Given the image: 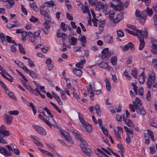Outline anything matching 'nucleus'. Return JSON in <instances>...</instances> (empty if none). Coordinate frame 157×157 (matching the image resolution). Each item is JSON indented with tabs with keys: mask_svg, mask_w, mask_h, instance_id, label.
I'll use <instances>...</instances> for the list:
<instances>
[{
	"mask_svg": "<svg viewBox=\"0 0 157 157\" xmlns=\"http://www.w3.org/2000/svg\"><path fill=\"white\" fill-rule=\"evenodd\" d=\"M117 32L118 37H121L124 36V33L122 30H118Z\"/></svg>",
	"mask_w": 157,
	"mask_h": 157,
	"instance_id": "nucleus-43",
	"label": "nucleus"
},
{
	"mask_svg": "<svg viewBox=\"0 0 157 157\" xmlns=\"http://www.w3.org/2000/svg\"><path fill=\"white\" fill-rule=\"evenodd\" d=\"M81 9L84 13H87L88 14H90V13L88 9V7L84 6H82L81 7Z\"/></svg>",
	"mask_w": 157,
	"mask_h": 157,
	"instance_id": "nucleus-28",
	"label": "nucleus"
},
{
	"mask_svg": "<svg viewBox=\"0 0 157 157\" xmlns=\"http://www.w3.org/2000/svg\"><path fill=\"white\" fill-rule=\"evenodd\" d=\"M85 62L86 61L85 60H81L80 62L76 64L75 66L77 67L82 69L83 67L82 65H83V63H85Z\"/></svg>",
	"mask_w": 157,
	"mask_h": 157,
	"instance_id": "nucleus-26",
	"label": "nucleus"
},
{
	"mask_svg": "<svg viewBox=\"0 0 157 157\" xmlns=\"http://www.w3.org/2000/svg\"><path fill=\"white\" fill-rule=\"evenodd\" d=\"M28 60L29 64L30 67H34L35 66V64L30 59H28Z\"/></svg>",
	"mask_w": 157,
	"mask_h": 157,
	"instance_id": "nucleus-57",
	"label": "nucleus"
},
{
	"mask_svg": "<svg viewBox=\"0 0 157 157\" xmlns=\"http://www.w3.org/2000/svg\"><path fill=\"white\" fill-rule=\"evenodd\" d=\"M147 16V15L146 11H143L141 13L140 19H139L140 22L141 24H144L145 21Z\"/></svg>",
	"mask_w": 157,
	"mask_h": 157,
	"instance_id": "nucleus-10",
	"label": "nucleus"
},
{
	"mask_svg": "<svg viewBox=\"0 0 157 157\" xmlns=\"http://www.w3.org/2000/svg\"><path fill=\"white\" fill-rule=\"evenodd\" d=\"M7 94H8L9 96L13 99H16L15 96L14 95L13 93L12 92L10 91H8V92H7Z\"/></svg>",
	"mask_w": 157,
	"mask_h": 157,
	"instance_id": "nucleus-53",
	"label": "nucleus"
},
{
	"mask_svg": "<svg viewBox=\"0 0 157 157\" xmlns=\"http://www.w3.org/2000/svg\"><path fill=\"white\" fill-rule=\"evenodd\" d=\"M93 88L92 87V85H90L89 86V87L87 88V90L88 92L90 94V98L91 100H94V94L93 91Z\"/></svg>",
	"mask_w": 157,
	"mask_h": 157,
	"instance_id": "nucleus-14",
	"label": "nucleus"
},
{
	"mask_svg": "<svg viewBox=\"0 0 157 157\" xmlns=\"http://www.w3.org/2000/svg\"><path fill=\"white\" fill-rule=\"evenodd\" d=\"M45 6L47 7H53L55 5V3L53 1L51 0L45 2Z\"/></svg>",
	"mask_w": 157,
	"mask_h": 157,
	"instance_id": "nucleus-22",
	"label": "nucleus"
},
{
	"mask_svg": "<svg viewBox=\"0 0 157 157\" xmlns=\"http://www.w3.org/2000/svg\"><path fill=\"white\" fill-rule=\"evenodd\" d=\"M5 147L8 149V152H10L11 154V156H12V152H13V149L11 146L9 145H6L5 146Z\"/></svg>",
	"mask_w": 157,
	"mask_h": 157,
	"instance_id": "nucleus-52",
	"label": "nucleus"
},
{
	"mask_svg": "<svg viewBox=\"0 0 157 157\" xmlns=\"http://www.w3.org/2000/svg\"><path fill=\"white\" fill-rule=\"evenodd\" d=\"M33 127L34 129L40 135L45 136L46 134V130L42 127L36 125H33Z\"/></svg>",
	"mask_w": 157,
	"mask_h": 157,
	"instance_id": "nucleus-6",
	"label": "nucleus"
},
{
	"mask_svg": "<svg viewBox=\"0 0 157 157\" xmlns=\"http://www.w3.org/2000/svg\"><path fill=\"white\" fill-rule=\"evenodd\" d=\"M105 20H100L99 22V27H103L105 24Z\"/></svg>",
	"mask_w": 157,
	"mask_h": 157,
	"instance_id": "nucleus-45",
	"label": "nucleus"
},
{
	"mask_svg": "<svg viewBox=\"0 0 157 157\" xmlns=\"http://www.w3.org/2000/svg\"><path fill=\"white\" fill-rule=\"evenodd\" d=\"M28 35L32 43L35 42L36 40V37L32 32H29L28 33Z\"/></svg>",
	"mask_w": 157,
	"mask_h": 157,
	"instance_id": "nucleus-18",
	"label": "nucleus"
},
{
	"mask_svg": "<svg viewBox=\"0 0 157 157\" xmlns=\"http://www.w3.org/2000/svg\"><path fill=\"white\" fill-rule=\"evenodd\" d=\"M80 147L82 151L87 156H91V153L90 152L88 151L86 148L87 147H83V145H80Z\"/></svg>",
	"mask_w": 157,
	"mask_h": 157,
	"instance_id": "nucleus-17",
	"label": "nucleus"
},
{
	"mask_svg": "<svg viewBox=\"0 0 157 157\" xmlns=\"http://www.w3.org/2000/svg\"><path fill=\"white\" fill-rule=\"evenodd\" d=\"M129 49H130L132 50H134L135 49L134 44L131 42L125 44V45L122 47V49L124 51H127Z\"/></svg>",
	"mask_w": 157,
	"mask_h": 157,
	"instance_id": "nucleus-7",
	"label": "nucleus"
},
{
	"mask_svg": "<svg viewBox=\"0 0 157 157\" xmlns=\"http://www.w3.org/2000/svg\"><path fill=\"white\" fill-rule=\"evenodd\" d=\"M0 152L1 153L6 156H11L10 152H8V150L5 147L0 146Z\"/></svg>",
	"mask_w": 157,
	"mask_h": 157,
	"instance_id": "nucleus-11",
	"label": "nucleus"
},
{
	"mask_svg": "<svg viewBox=\"0 0 157 157\" xmlns=\"http://www.w3.org/2000/svg\"><path fill=\"white\" fill-rule=\"evenodd\" d=\"M30 20L31 22H36L37 21L38 19L32 16L30 18Z\"/></svg>",
	"mask_w": 157,
	"mask_h": 157,
	"instance_id": "nucleus-59",
	"label": "nucleus"
},
{
	"mask_svg": "<svg viewBox=\"0 0 157 157\" xmlns=\"http://www.w3.org/2000/svg\"><path fill=\"white\" fill-rule=\"evenodd\" d=\"M66 25L64 22H62L60 24V27L61 29L64 32H65L67 30V28H66Z\"/></svg>",
	"mask_w": 157,
	"mask_h": 157,
	"instance_id": "nucleus-42",
	"label": "nucleus"
},
{
	"mask_svg": "<svg viewBox=\"0 0 157 157\" xmlns=\"http://www.w3.org/2000/svg\"><path fill=\"white\" fill-rule=\"evenodd\" d=\"M137 113L140 115H144L146 113V111L143 107L137 108L135 109Z\"/></svg>",
	"mask_w": 157,
	"mask_h": 157,
	"instance_id": "nucleus-12",
	"label": "nucleus"
},
{
	"mask_svg": "<svg viewBox=\"0 0 157 157\" xmlns=\"http://www.w3.org/2000/svg\"><path fill=\"white\" fill-rule=\"evenodd\" d=\"M155 73H152L150 74L148 77L147 85L148 87L150 89L151 88L153 82L155 80Z\"/></svg>",
	"mask_w": 157,
	"mask_h": 157,
	"instance_id": "nucleus-5",
	"label": "nucleus"
},
{
	"mask_svg": "<svg viewBox=\"0 0 157 157\" xmlns=\"http://www.w3.org/2000/svg\"><path fill=\"white\" fill-rule=\"evenodd\" d=\"M34 79H36L37 78V76L36 73L33 71H30L29 70V71H26Z\"/></svg>",
	"mask_w": 157,
	"mask_h": 157,
	"instance_id": "nucleus-27",
	"label": "nucleus"
},
{
	"mask_svg": "<svg viewBox=\"0 0 157 157\" xmlns=\"http://www.w3.org/2000/svg\"><path fill=\"white\" fill-rule=\"evenodd\" d=\"M148 133L149 134V135L151 137V139L153 141H155V139L154 138V135L153 132L150 130H147Z\"/></svg>",
	"mask_w": 157,
	"mask_h": 157,
	"instance_id": "nucleus-47",
	"label": "nucleus"
},
{
	"mask_svg": "<svg viewBox=\"0 0 157 157\" xmlns=\"http://www.w3.org/2000/svg\"><path fill=\"white\" fill-rule=\"evenodd\" d=\"M18 45L21 53L22 54H25V49L22 45L20 44H19Z\"/></svg>",
	"mask_w": 157,
	"mask_h": 157,
	"instance_id": "nucleus-40",
	"label": "nucleus"
},
{
	"mask_svg": "<svg viewBox=\"0 0 157 157\" xmlns=\"http://www.w3.org/2000/svg\"><path fill=\"white\" fill-rule=\"evenodd\" d=\"M113 50L109 51V48H105L102 50L101 52L102 54H100L99 56L102 59H107L113 54Z\"/></svg>",
	"mask_w": 157,
	"mask_h": 157,
	"instance_id": "nucleus-2",
	"label": "nucleus"
},
{
	"mask_svg": "<svg viewBox=\"0 0 157 157\" xmlns=\"http://www.w3.org/2000/svg\"><path fill=\"white\" fill-rule=\"evenodd\" d=\"M73 72L74 74H76L77 76H80L82 74V71L79 69L75 68L73 70Z\"/></svg>",
	"mask_w": 157,
	"mask_h": 157,
	"instance_id": "nucleus-21",
	"label": "nucleus"
},
{
	"mask_svg": "<svg viewBox=\"0 0 157 157\" xmlns=\"http://www.w3.org/2000/svg\"><path fill=\"white\" fill-rule=\"evenodd\" d=\"M72 133H73V135H74V136H75V137L77 139H78L79 140L80 138L81 137L76 132H73Z\"/></svg>",
	"mask_w": 157,
	"mask_h": 157,
	"instance_id": "nucleus-61",
	"label": "nucleus"
},
{
	"mask_svg": "<svg viewBox=\"0 0 157 157\" xmlns=\"http://www.w3.org/2000/svg\"><path fill=\"white\" fill-rule=\"evenodd\" d=\"M114 134L116 138L118 140H120L121 138V137L119 132L115 129H114Z\"/></svg>",
	"mask_w": 157,
	"mask_h": 157,
	"instance_id": "nucleus-44",
	"label": "nucleus"
},
{
	"mask_svg": "<svg viewBox=\"0 0 157 157\" xmlns=\"http://www.w3.org/2000/svg\"><path fill=\"white\" fill-rule=\"evenodd\" d=\"M98 5L100 9L104 10L106 9L107 4L106 3L100 2L98 3Z\"/></svg>",
	"mask_w": 157,
	"mask_h": 157,
	"instance_id": "nucleus-23",
	"label": "nucleus"
},
{
	"mask_svg": "<svg viewBox=\"0 0 157 157\" xmlns=\"http://www.w3.org/2000/svg\"><path fill=\"white\" fill-rule=\"evenodd\" d=\"M105 40L108 41V43H112L113 42V38L110 36H107L105 38Z\"/></svg>",
	"mask_w": 157,
	"mask_h": 157,
	"instance_id": "nucleus-39",
	"label": "nucleus"
},
{
	"mask_svg": "<svg viewBox=\"0 0 157 157\" xmlns=\"http://www.w3.org/2000/svg\"><path fill=\"white\" fill-rule=\"evenodd\" d=\"M105 82L106 83V89L107 90L110 91L111 89V87L109 80L108 78H106L105 79Z\"/></svg>",
	"mask_w": 157,
	"mask_h": 157,
	"instance_id": "nucleus-19",
	"label": "nucleus"
},
{
	"mask_svg": "<svg viewBox=\"0 0 157 157\" xmlns=\"http://www.w3.org/2000/svg\"><path fill=\"white\" fill-rule=\"evenodd\" d=\"M5 117L7 121V122L9 124L10 123L13 119L12 116L5 114Z\"/></svg>",
	"mask_w": 157,
	"mask_h": 157,
	"instance_id": "nucleus-36",
	"label": "nucleus"
},
{
	"mask_svg": "<svg viewBox=\"0 0 157 157\" xmlns=\"http://www.w3.org/2000/svg\"><path fill=\"white\" fill-rule=\"evenodd\" d=\"M6 127L5 126H2L0 127V135H2L3 137L7 136L10 135L8 130H5Z\"/></svg>",
	"mask_w": 157,
	"mask_h": 157,
	"instance_id": "nucleus-8",
	"label": "nucleus"
},
{
	"mask_svg": "<svg viewBox=\"0 0 157 157\" xmlns=\"http://www.w3.org/2000/svg\"><path fill=\"white\" fill-rule=\"evenodd\" d=\"M101 128L102 129L104 134L106 136H108V133L107 129L106 128H104V127H103Z\"/></svg>",
	"mask_w": 157,
	"mask_h": 157,
	"instance_id": "nucleus-55",
	"label": "nucleus"
},
{
	"mask_svg": "<svg viewBox=\"0 0 157 157\" xmlns=\"http://www.w3.org/2000/svg\"><path fill=\"white\" fill-rule=\"evenodd\" d=\"M110 4L111 7H113L115 10L121 11L124 9V6L121 1L115 2L114 1H112Z\"/></svg>",
	"mask_w": 157,
	"mask_h": 157,
	"instance_id": "nucleus-4",
	"label": "nucleus"
},
{
	"mask_svg": "<svg viewBox=\"0 0 157 157\" xmlns=\"http://www.w3.org/2000/svg\"><path fill=\"white\" fill-rule=\"evenodd\" d=\"M131 74L135 78H137V76L138 74V71L136 68H135L132 70Z\"/></svg>",
	"mask_w": 157,
	"mask_h": 157,
	"instance_id": "nucleus-30",
	"label": "nucleus"
},
{
	"mask_svg": "<svg viewBox=\"0 0 157 157\" xmlns=\"http://www.w3.org/2000/svg\"><path fill=\"white\" fill-rule=\"evenodd\" d=\"M80 40L82 42V45L83 47L85 46L86 43V37L84 36H82L80 39Z\"/></svg>",
	"mask_w": 157,
	"mask_h": 157,
	"instance_id": "nucleus-33",
	"label": "nucleus"
},
{
	"mask_svg": "<svg viewBox=\"0 0 157 157\" xmlns=\"http://www.w3.org/2000/svg\"><path fill=\"white\" fill-rule=\"evenodd\" d=\"M142 34H140L138 36V38L140 42L139 50H141L144 48L145 45V43L144 40V37L146 38H147V32L146 29L142 31Z\"/></svg>",
	"mask_w": 157,
	"mask_h": 157,
	"instance_id": "nucleus-1",
	"label": "nucleus"
},
{
	"mask_svg": "<svg viewBox=\"0 0 157 157\" xmlns=\"http://www.w3.org/2000/svg\"><path fill=\"white\" fill-rule=\"evenodd\" d=\"M46 124L51 128L52 126H54L56 125V123L52 118H51L50 120L49 118L47 120Z\"/></svg>",
	"mask_w": 157,
	"mask_h": 157,
	"instance_id": "nucleus-15",
	"label": "nucleus"
},
{
	"mask_svg": "<svg viewBox=\"0 0 157 157\" xmlns=\"http://www.w3.org/2000/svg\"><path fill=\"white\" fill-rule=\"evenodd\" d=\"M94 108L96 111V113L99 116H101V112L99 106L98 105H96L95 106Z\"/></svg>",
	"mask_w": 157,
	"mask_h": 157,
	"instance_id": "nucleus-34",
	"label": "nucleus"
},
{
	"mask_svg": "<svg viewBox=\"0 0 157 157\" xmlns=\"http://www.w3.org/2000/svg\"><path fill=\"white\" fill-rule=\"evenodd\" d=\"M146 12L149 16H151L153 14V11L152 9H150L149 8L147 7L146 9Z\"/></svg>",
	"mask_w": 157,
	"mask_h": 157,
	"instance_id": "nucleus-54",
	"label": "nucleus"
},
{
	"mask_svg": "<svg viewBox=\"0 0 157 157\" xmlns=\"http://www.w3.org/2000/svg\"><path fill=\"white\" fill-rule=\"evenodd\" d=\"M142 105L140 100L138 98H136L134 102H133V104H130L129 105V108L130 110L132 112H134L135 111V109L139 108Z\"/></svg>",
	"mask_w": 157,
	"mask_h": 157,
	"instance_id": "nucleus-3",
	"label": "nucleus"
},
{
	"mask_svg": "<svg viewBox=\"0 0 157 157\" xmlns=\"http://www.w3.org/2000/svg\"><path fill=\"white\" fill-rule=\"evenodd\" d=\"M117 146L119 148L120 151H121V157H124V155L123 152L124 151V147L121 144H118Z\"/></svg>",
	"mask_w": 157,
	"mask_h": 157,
	"instance_id": "nucleus-37",
	"label": "nucleus"
},
{
	"mask_svg": "<svg viewBox=\"0 0 157 157\" xmlns=\"http://www.w3.org/2000/svg\"><path fill=\"white\" fill-rule=\"evenodd\" d=\"M98 65L100 67L105 69L108 66V64L104 62H102L98 64Z\"/></svg>",
	"mask_w": 157,
	"mask_h": 157,
	"instance_id": "nucleus-35",
	"label": "nucleus"
},
{
	"mask_svg": "<svg viewBox=\"0 0 157 157\" xmlns=\"http://www.w3.org/2000/svg\"><path fill=\"white\" fill-rule=\"evenodd\" d=\"M60 132L62 136L64 137L66 140L68 142L71 141L72 139L69 134L67 132L63 130H60Z\"/></svg>",
	"mask_w": 157,
	"mask_h": 157,
	"instance_id": "nucleus-9",
	"label": "nucleus"
},
{
	"mask_svg": "<svg viewBox=\"0 0 157 157\" xmlns=\"http://www.w3.org/2000/svg\"><path fill=\"white\" fill-rule=\"evenodd\" d=\"M9 113L10 115H17L19 112L17 110H15L14 111H10L9 112Z\"/></svg>",
	"mask_w": 157,
	"mask_h": 157,
	"instance_id": "nucleus-58",
	"label": "nucleus"
},
{
	"mask_svg": "<svg viewBox=\"0 0 157 157\" xmlns=\"http://www.w3.org/2000/svg\"><path fill=\"white\" fill-rule=\"evenodd\" d=\"M151 52L157 55V46L152 48Z\"/></svg>",
	"mask_w": 157,
	"mask_h": 157,
	"instance_id": "nucleus-64",
	"label": "nucleus"
},
{
	"mask_svg": "<svg viewBox=\"0 0 157 157\" xmlns=\"http://www.w3.org/2000/svg\"><path fill=\"white\" fill-rule=\"evenodd\" d=\"M117 18L119 19L120 20H122L124 17L123 13H120L119 14L117 15Z\"/></svg>",
	"mask_w": 157,
	"mask_h": 157,
	"instance_id": "nucleus-62",
	"label": "nucleus"
},
{
	"mask_svg": "<svg viewBox=\"0 0 157 157\" xmlns=\"http://www.w3.org/2000/svg\"><path fill=\"white\" fill-rule=\"evenodd\" d=\"M128 26L130 28L136 31L138 33H141L142 31L141 30L137 29L136 28V27L133 25H128Z\"/></svg>",
	"mask_w": 157,
	"mask_h": 157,
	"instance_id": "nucleus-32",
	"label": "nucleus"
},
{
	"mask_svg": "<svg viewBox=\"0 0 157 157\" xmlns=\"http://www.w3.org/2000/svg\"><path fill=\"white\" fill-rule=\"evenodd\" d=\"M52 93L54 98L56 100L60 98L59 96L53 92H52Z\"/></svg>",
	"mask_w": 157,
	"mask_h": 157,
	"instance_id": "nucleus-63",
	"label": "nucleus"
},
{
	"mask_svg": "<svg viewBox=\"0 0 157 157\" xmlns=\"http://www.w3.org/2000/svg\"><path fill=\"white\" fill-rule=\"evenodd\" d=\"M117 58L116 56H113L111 59V62L113 65H115L117 63Z\"/></svg>",
	"mask_w": 157,
	"mask_h": 157,
	"instance_id": "nucleus-38",
	"label": "nucleus"
},
{
	"mask_svg": "<svg viewBox=\"0 0 157 157\" xmlns=\"http://www.w3.org/2000/svg\"><path fill=\"white\" fill-rule=\"evenodd\" d=\"M115 13L110 11L109 14V19L111 20L113 19L115 15Z\"/></svg>",
	"mask_w": 157,
	"mask_h": 157,
	"instance_id": "nucleus-60",
	"label": "nucleus"
},
{
	"mask_svg": "<svg viewBox=\"0 0 157 157\" xmlns=\"http://www.w3.org/2000/svg\"><path fill=\"white\" fill-rule=\"evenodd\" d=\"M129 127L131 126L132 127H134V124L132 122L131 120L130 119H128L127 122L126 121L125 123Z\"/></svg>",
	"mask_w": 157,
	"mask_h": 157,
	"instance_id": "nucleus-49",
	"label": "nucleus"
},
{
	"mask_svg": "<svg viewBox=\"0 0 157 157\" xmlns=\"http://www.w3.org/2000/svg\"><path fill=\"white\" fill-rule=\"evenodd\" d=\"M82 129L83 131L88 132H90L92 130L91 125L89 124L85 127L82 128Z\"/></svg>",
	"mask_w": 157,
	"mask_h": 157,
	"instance_id": "nucleus-20",
	"label": "nucleus"
},
{
	"mask_svg": "<svg viewBox=\"0 0 157 157\" xmlns=\"http://www.w3.org/2000/svg\"><path fill=\"white\" fill-rule=\"evenodd\" d=\"M69 42L72 45H75L77 42V39L74 37H71L68 38Z\"/></svg>",
	"mask_w": 157,
	"mask_h": 157,
	"instance_id": "nucleus-16",
	"label": "nucleus"
},
{
	"mask_svg": "<svg viewBox=\"0 0 157 157\" xmlns=\"http://www.w3.org/2000/svg\"><path fill=\"white\" fill-rule=\"evenodd\" d=\"M30 137L31 138L32 140H33L35 144H36L37 145H38V144H38L39 142L38 141L40 140L39 139L38 137L30 135Z\"/></svg>",
	"mask_w": 157,
	"mask_h": 157,
	"instance_id": "nucleus-24",
	"label": "nucleus"
},
{
	"mask_svg": "<svg viewBox=\"0 0 157 157\" xmlns=\"http://www.w3.org/2000/svg\"><path fill=\"white\" fill-rule=\"evenodd\" d=\"M43 110H44L50 116L51 118H53V116L50 110L47 107H45L44 108H43Z\"/></svg>",
	"mask_w": 157,
	"mask_h": 157,
	"instance_id": "nucleus-46",
	"label": "nucleus"
},
{
	"mask_svg": "<svg viewBox=\"0 0 157 157\" xmlns=\"http://www.w3.org/2000/svg\"><path fill=\"white\" fill-rule=\"evenodd\" d=\"M79 140L81 143L80 145H82L83 147L88 146V145L87 143L82 137H80Z\"/></svg>",
	"mask_w": 157,
	"mask_h": 157,
	"instance_id": "nucleus-29",
	"label": "nucleus"
},
{
	"mask_svg": "<svg viewBox=\"0 0 157 157\" xmlns=\"http://www.w3.org/2000/svg\"><path fill=\"white\" fill-rule=\"evenodd\" d=\"M0 38L3 44H5L7 43L5 35L2 33H0Z\"/></svg>",
	"mask_w": 157,
	"mask_h": 157,
	"instance_id": "nucleus-25",
	"label": "nucleus"
},
{
	"mask_svg": "<svg viewBox=\"0 0 157 157\" xmlns=\"http://www.w3.org/2000/svg\"><path fill=\"white\" fill-rule=\"evenodd\" d=\"M144 77H139L138 80L140 84H143L144 83L145 81Z\"/></svg>",
	"mask_w": 157,
	"mask_h": 157,
	"instance_id": "nucleus-56",
	"label": "nucleus"
},
{
	"mask_svg": "<svg viewBox=\"0 0 157 157\" xmlns=\"http://www.w3.org/2000/svg\"><path fill=\"white\" fill-rule=\"evenodd\" d=\"M50 103L53 106L59 113H61V110L58 108L57 106L55 104L52 102H50Z\"/></svg>",
	"mask_w": 157,
	"mask_h": 157,
	"instance_id": "nucleus-50",
	"label": "nucleus"
},
{
	"mask_svg": "<svg viewBox=\"0 0 157 157\" xmlns=\"http://www.w3.org/2000/svg\"><path fill=\"white\" fill-rule=\"evenodd\" d=\"M151 42L152 44V46H151L152 48L154 47L157 46V40L154 38H151Z\"/></svg>",
	"mask_w": 157,
	"mask_h": 157,
	"instance_id": "nucleus-31",
	"label": "nucleus"
},
{
	"mask_svg": "<svg viewBox=\"0 0 157 157\" xmlns=\"http://www.w3.org/2000/svg\"><path fill=\"white\" fill-rule=\"evenodd\" d=\"M125 30L130 34H132L135 36H138V34H137V33L133 31L130 30L128 29H125Z\"/></svg>",
	"mask_w": 157,
	"mask_h": 157,
	"instance_id": "nucleus-51",
	"label": "nucleus"
},
{
	"mask_svg": "<svg viewBox=\"0 0 157 157\" xmlns=\"http://www.w3.org/2000/svg\"><path fill=\"white\" fill-rule=\"evenodd\" d=\"M38 117L41 120H43L46 124V123L47 122V121L48 119H49V117H46V119L43 116L40 114H39V115Z\"/></svg>",
	"mask_w": 157,
	"mask_h": 157,
	"instance_id": "nucleus-48",
	"label": "nucleus"
},
{
	"mask_svg": "<svg viewBox=\"0 0 157 157\" xmlns=\"http://www.w3.org/2000/svg\"><path fill=\"white\" fill-rule=\"evenodd\" d=\"M40 151H42L44 154L47 155L48 156H52V154L50 152H49L48 151H47L46 150L40 149Z\"/></svg>",
	"mask_w": 157,
	"mask_h": 157,
	"instance_id": "nucleus-41",
	"label": "nucleus"
},
{
	"mask_svg": "<svg viewBox=\"0 0 157 157\" xmlns=\"http://www.w3.org/2000/svg\"><path fill=\"white\" fill-rule=\"evenodd\" d=\"M14 62L17 65L25 70V71H29V69H28L27 67L22 62L16 60H15Z\"/></svg>",
	"mask_w": 157,
	"mask_h": 157,
	"instance_id": "nucleus-13",
	"label": "nucleus"
}]
</instances>
